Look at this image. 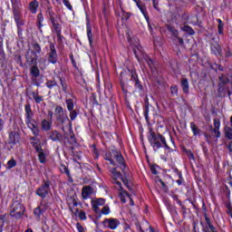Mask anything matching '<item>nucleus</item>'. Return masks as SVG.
I'll return each mask as SVG.
<instances>
[{
  "label": "nucleus",
  "mask_w": 232,
  "mask_h": 232,
  "mask_svg": "<svg viewBox=\"0 0 232 232\" xmlns=\"http://www.w3.org/2000/svg\"><path fill=\"white\" fill-rule=\"evenodd\" d=\"M148 140L154 151H159L160 148H165L170 153L173 151V149H171V147L168 144L166 137L160 133H156L153 131V129H150L149 130Z\"/></svg>",
  "instance_id": "obj_1"
},
{
  "label": "nucleus",
  "mask_w": 232,
  "mask_h": 232,
  "mask_svg": "<svg viewBox=\"0 0 232 232\" xmlns=\"http://www.w3.org/2000/svg\"><path fill=\"white\" fill-rule=\"evenodd\" d=\"M42 49L41 45L37 42H33L31 46L28 47V50L25 53V59L29 64H35L36 61L39 59V53H41Z\"/></svg>",
  "instance_id": "obj_2"
},
{
  "label": "nucleus",
  "mask_w": 232,
  "mask_h": 232,
  "mask_svg": "<svg viewBox=\"0 0 232 232\" xmlns=\"http://www.w3.org/2000/svg\"><path fill=\"white\" fill-rule=\"evenodd\" d=\"M103 159L104 160L110 161V164L111 166H117V163H115V160H113V159H116V162H118V164H120L121 166H124V164H126V162L124 161V157H122V153L120 152V150L117 149L105 151L103 153Z\"/></svg>",
  "instance_id": "obj_3"
},
{
  "label": "nucleus",
  "mask_w": 232,
  "mask_h": 232,
  "mask_svg": "<svg viewBox=\"0 0 232 232\" xmlns=\"http://www.w3.org/2000/svg\"><path fill=\"white\" fill-rule=\"evenodd\" d=\"M205 137L208 144H211L215 139H220V119H214V128L213 126H210V129L206 132Z\"/></svg>",
  "instance_id": "obj_4"
},
{
  "label": "nucleus",
  "mask_w": 232,
  "mask_h": 232,
  "mask_svg": "<svg viewBox=\"0 0 232 232\" xmlns=\"http://www.w3.org/2000/svg\"><path fill=\"white\" fill-rule=\"evenodd\" d=\"M132 50L137 61H139L140 63H144L145 61L148 66L151 68V64H153V61L150 59V56H148V54L144 53V49H142V46H140V44L134 45L132 47Z\"/></svg>",
  "instance_id": "obj_5"
},
{
  "label": "nucleus",
  "mask_w": 232,
  "mask_h": 232,
  "mask_svg": "<svg viewBox=\"0 0 232 232\" xmlns=\"http://www.w3.org/2000/svg\"><path fill=\"white\" fill-rule=\"evenodd\" d=\"M26 208H24V205L21 203L19 200H14L10 208V216L13 217V218H21L24 215V211Z\"/></svg>",
  "instance_id": "obj_6"
},
{
  "label": "nucleus",
  "mask_w": 232,
  "mask_h": 232,
  "mask_svg": "<svg viewBox=\"0 0 232 232\" xmlns=\"http://www.w3.org/2000/svg\"><path fill=\"white\" fill-rule=\"evenodd\" d=\"M46 52L48 63H51V64H57L59 55L57 54V49L53 43H49V46H46Z\"/></svg>",
  "instance_id": "obj_7"
},
{
  "label": "nucleus",
  "mask_w": 232,
  "mask_h": 232,
  "mask_svg": "<svg viewBox=\"0 0 232 232\" xmlns=\"http://www.w3.org/2000/svg\"><path fill=\"white\" fill-rule=\"evenodd\" d=\"M62 131H63V138L69 144H77V138H75V133H73V129H72V123L67 126V130L62 127Z\"/></svg>",
  "instance_id": "obj_8"
},
{
  "label": "nucleus",
  "mask_w": 232,
  "mask_h": 232,
  "mask_svg": "<svg viewBox=\"0 0 232 232\" xmlns=\"http://www.w3.org/2000/svg\"><path fill=\"white\" fill-rule=\"evenodd\" d=\"M50 191V180H44L41 187H39L35 193L41 198H46V195H48Z\"/></svg>",
  "instance_id": "obj_9"
},
{
  "label": "nucleus",
  "mask_w": 232,
  "mask_h": 232,
  "mask_svg": "<svg viewBox=\"0 0 232 232\" xmlns=\"http://www.w3.org/2000/svg\"><path fill=\"white\" fill-rule=\"evenodd\" d=\"M13 15L17 25V28H21V26H24V22L21 19V7L18 5H13Z\"/></svg>",
  "instance_id": "obj_10"
},
{
  "label": "nucleus",
  "mask_w": 232,
  "mask_h": 232,
  "mask_svg": "<svg viewBox=\"0 0 232 232\" xmlns=\"http://www.w3.org/2000/svg\"><path fill=\"white\" fill-rule=\"evenodd\" d=\"M103 226L104 227H107V229H115L116 227H119L121 226V221L117 218H105L103 220Z\"/></svg>",
  "instance_id": "obj_11"
},
{
  "label": "nucleus",
  "mask_w": 232,
  "mask_h": 232,
  "mask_svg": "<svg viewBox=\"0 0 232 232\" xmlns=\"http://www.w3.org/2000/svg\"><path fill=\"white\" fill-rule=\"evenodd\" d=\"M116 185L118 186L119 195L121 198V200L123 204H126V197L130 198V193L126 191L124 188H122V183L121 181H116Z\"/></svg>",
  "instance_id": "obj_12"
},
{
  "label": "nucleus",
  "mask_w": 232,
  "mask_h": 232,
  "mask_svg": "<svg viewBox=\"0 0 232 232\" xmlns=\"http://www.w3.org/2000/svg\"><path fill=\"white\" fill-rule=\"evenodd\" d=\"M56 121L60 124H68V126L72 124V121H70V118H68V112L66 111H63L62 114H59L58 116H56Z\"/></svg>",
  "instance_id": "obj_13"
},
{
  "label": "nucleus",
  "mask_w": 232,
  "mask_h": 232,
  "mask_svg": "<svg viewBox=\"0 0 232 232\" xmlns=\"http://www.w3.org/2000/svg\"><path fill=\"white\" fill-rule=\"evenodd\" d=\"M77 206H79L77 198L75 196L71 197L69 198V208H70V211H72L74 215H77V213H79L78 208L73 209V208H77Z\"/></svg>",
  "instance_id": "obj_14"
},
{
  "label": "nucleus",
  "mask_w": 232,
  "mask_h": 232,
  "mask_svg": "<svg viewBox=\"0 0 232 232\" xmlns=\"http://www.w3.org/2000/svg\"><path fill=\"white\" fill-rule=\"evenodd\" d=\"M25 111V124H30V121L34 119V112L32 111V106L30 103L24 105Z\"/></svg>",
  "instance_id": "obj_15"
},
{
  "label": "nucleus",
  "mask_w": 232,
  "mask_h": 232,
  "mask_svg": "<svg viewBox=\"0 0 232 232\" xmlns=\"http://www.w3.org/2000/svg\"><path fill=\"white\" fill-rule=\"evenodd\" d=\"M26 125L28 126V128H30V130H32L33 134L34 135V137H37L39 135V127L37 125L36 121H34L32 119V120H30L29 123H26Z\"/></svg>",
  "instance_id": "obj_16"
},
{
  "label": "nucleus",
  "mask_w": 232,
  "mask_h": 232,
  "mask_svg": "<svg viewBox=\"0 0 232 232\" xmlns=\"http://www.w3.org/2000/svg\"><path fill=\"white\" fill-rule=\"evenodd\" d=\"M49 139L53 142H61L63 139V134H61L57 130H52L49 134Z\"/></svg>",
  "instance_id": "obj_17"
},
{
  "label": "nucleus",
  "mask_w": 232,
  "mask_h": 232,
  "mask_svg": "<svg viewBox=\"0 0 232 232\" xmlns=\"http://www.w3.org/2000/svg\"><path fill=\"white\" fill-rule=\"evenodd\" d=\"M205 231H213L215 228V226H213V220L211 218H208V216L205 214Z\"/></svg>",
  "instance_id": "obj_18"
},
{
  "label": "nucleus",
  "mask_w": 232,
  "mask_h": 232,
  "mask_svg": "<svg viewBox=\"0 0 232 232\" xmlns=\"http://www.w3.org/2000/svg\"><path fill=\"white\" fill-rule=\"evenodd\" d=\"M27 8L29 11H31V14H37V9L39 8V1H31Z\"/></svg>",
  "instance_id": "obj_19"
},
{
  "label": "nucleus",
  "mask_w": 232,
  "mask_h": 232,
  "mask_svg": "<svg viewBox=\"0 0 232 232\" xmlns=\"http://www.w3.org/2000/svg\"><path fill=\"white\" fill-rule=\"evenodd\" d=\"M31 67V75L34 77V79H37L41 75V72L39 71V68L37 67V61L36 63H29Z\"/></svg>",
  "instance_id": "obj_20"
},
{
  "label": "nucleus",
  "mask_w": 232,
  "mask_h": 232,
  "mask_svg": "<svg viewBox=\"0 0 232 232\" xmlns=\"http://www.w3.org/2000/svg\"><path fill=\"white\" fill-rule=\"evenodd\" d=\"M92 193H93V188H92L90 186H85L82 189V197L84 198V200H86V198H88Z\"/></svg>",
  "instance_id": "obj_21"
},
{
  "label": "nucleus",
  "mask_w": 232,
  "mask_h": 232,
  "mask_svg": "<svg viewBox=\"0 0 232 232\" xmlns=\"http://www.w3.org/2000/svg\"><path fill=\"white\" fill-rule=\"evenodd\" d=\"M137 6H138V8H140L141 14H143L146 21H148L150 15H148V9L146 8V5H144V4H142L140 2H138Z\"/></svg>",
  "instance_id": "obj_22"
},
{
  "label": "nucleus",
  "mask_w": 232,
  "mask_h": 232,
  "mask_svg": "<svg viewBox=\"0 0 232 232\" xmlns=\"http://www.w3.org/2000/svg\"><path fill=\"white\" fill-rule=\"evenodd\" d=\"M111 175H112V179H113V183L114 184H117V182H119L118 180H117V179H121V171H117V169L116 168H112L111 169Z\"/></svg>",
  "instance_id": "obj_23"
},
{
  "label": "nucleus",
  "mask_w": 232,
  "mask_h": 232,
  "mask_svg": "<svg viewBox=\"0 0 232 232\" xmlns=\"http://www.w3.org/2000/svg\"><path fill=\"white\" fill-rule=\"evenodd\" d=\"M51 23L53 24V28L55 34H62L63 26L61 25V24H59L57 20H53L51 21Z\"/></svg>",
  "instance_id": "obj_24"
},
{
  "label": "nucleus",
  "mask_w": 232,
  "mask_h": 232,
  "mask_svg": "<svg viewBox=\"0 0 232 232\" xmlns=\"http://www.w3.org/2000/svg\"><path fill=\"white\" fill-rule=\"evenodd\" d=\"M42 130H44V131H50V130H52V121L50 120H43Z\"/></svg>",
  "instance_id": "obj_25"
},
{
  "label": "nucleus",
  "mask_w": 232,
  "mask_h": 232,
  "mask_svg": "<svg viewBox=\"0 0 232 232\" xmlns=\"http://www.w3.org/2000/svg\"><path fill=\"white\" fill-rule=\"evenodd\" d=\"M181 88L184 93H189V82L186 78L181 79Z\"/></svg>",
  "instance_id": "obj_26"
},
{
  "label": "nucleus",
  "mask_w": 232,
  "mask_h": 232,
  "mask_svg": "<svg viewBox=\"0 0 232 232\" xmlns=\"http://www.w3.org/2000/svg\"><path fill=\"white\" fill-rule=\"evenodd\" d=\"M87 36L89 39L90 45L93 44V34H92V26L90 24H87Z\"/></svg>",
  "instance_id": "obj_27"
},
{
  "label": "nucleus",
  "mask_w": 232,
  "mask_h": 232,
  "mask_svg": "<svg viewBox=\"0 0 232 232\" xmlns=\"http://www.w3.org/2000/svg\"><path fill=\"white\" fill-rule=\"evenodd\" d=\"M143 115H144L145 120L147 121V122H150V102H148L145 103Z\"/></svg>",
  "instance_id": "obj_28"
},
{
  "label": "nucleus",
  "mask_w": 232,
  "mask_h": 232,
  "mask_svg": "<svg viewBox=\"0 0 232 232\" xmlns=\"http://www.w3.org/2000/svg\"><path fill=\"white\" fill-rule=\"evenodd\" d=\"M45 86L49 90H53V88H55V86H57V82L55 81V79L47 80V82H45Z\"/></svg>",
  "instance_id": "obj_29"
},
{
  "label": "nucleus",
  "mask_w": 232,
  "mask_h": 232,
  "mask_svg": "<svg viewBox=\"0 0 232 232\" xmlns=\"http://www.w3.org/2000/svg\"><path fill=\"white\" fill-rule=\"evenodd\" d=\"M60 84L62 86V90L64 93L68 92V83H66V81L61 77H59Z\"/></svg>",
  "instance_id": "obj_30"
},
{
  "label": "nucleus",
  "mask_w": 232,
  "mask_h": 232,
  "mask_svg": "<svg viewBox=\"0 0 232 232\" xmlns=\"http://www.w3.org/2000/svg\"><path fill=\"white\" fill-rule=\"evenodd\" d=\"M190 128H191V130H192L193 134L195 135V137H197V135H200V129H198V127H197L195 122H190Z\"/></svg>",
  "instance_id": "obj_31"
},
{
  "label": "nucleus",
  "mask_w": 232,
  "mask_h": 232,
  "mask_svg": "<svg viewBox=\"0 0 232 232\" xmlns=\"http://www.w3.org/2000/svg\"><path fill=\"white\" fill-rule=\"evenodd\" d=\"M65 103H66L68 111H72V110H74L73 108H75V104L73 103L72 99L65 100Z\"/></svg>",
  "instance_id": "obj_32"
},
{
  "label": "nucleus",
  "mask_w": 232,
  "mask_h": 232,
  "mask_svg": "<svg viewBox=\"0 0 232 232\" xmlns=\"http://www.w3.org/2000/svg\"><path fill=\"white\" fill-rule=\"evenodd\" d=\"M220 45L218 44V43H214L211 44V51L213 52V53H215L217 55V53H220Z\"/></svg>",
  "instance_id": "obj_33"
},
{
  "label": "nucleus",
  "mask_w": 232,
  "mask_h": 232,
  "mask_svg": "<svg viewBox=\"0 0 232 232\" xmlns=\"http://www.w3.org/2000/svg\"><path fill=\"white\" fill-rule=\"evenodd\" d=\"M46 14L47 15H49V18H50V21H55L57 20L55 18V13H53V10L52 9V7H48L47 10H46Z\"/></svg>",
  "instance_id": "obj_34"
},
{
  "label": "nucleus",
  "mask_w": 232,
  "mask_h": 232,
  "mask_svg": "<svg viewBox=\"0 0 232 232\" xmlns=\"http://www.w3.org/2000/svg\"><path fill=\"white\" fill-rule=\"evenodd\" d=\"M181 30L183 32H186V34H188V35H193L195 34L193 28H191L189 25H184L183 27H181Z\"/></svg>",
  "instance_id": "obj_35"
},
{
  "label": "nucleus",
  "mask_w": 232,
  "mask_h": 232,
  "mask_svg": "<svg viewBox=\"0 0 232 232\" xmlns=\"http://www.w3.org/2000/svg\"><path fill=\"white\" fill-rule=\"evenodd\" d=\"M218 34H220V35H222V34H224V23L222 22L221 19H218Z\"/></svg>",
  "instance_id": "obj_36"
},
{
  "label": "nucleus",
  "mask_w": 232,
  "mask_h": 232,
  "mask_svg": "<svg viewBox=\"0 0 232 232\" xmlns=\"http://www.w3.org/2000/svg\"><path fill=\"white\" fill-rule=\"evenodd\" d=\"M43 213H44L39 207H37L36 208L34 209V215L35 217V218H37V220H39V218H41V215H43Z\"/></svg>",
  "instance_id": "obj_37"
},
{
  "label": "nucleus",
  "mask_w": 232,
  "mask_h": 232,
  "mask_svg": "<svg viewBox=\"0 0 232 232\" xmlns=\"http://www.w3.org/2000/svg\"><path fill=\"white\" fill-rule=\"evenodd\" d=\"M69 117L70 120L69 121H75V119H77V115H79V112H77L76 110L72 109V111H69Z\"/></svg>",
  "instance_id": "obj_38"
},
{
  "label": "nucleus",
  "mask_w": 232,
  "mask_h": 232,
  "mask_svg": "<svg viewBox=\"0 0 232 232\" xmlns=\"http://www.w3.org/2000/svg\"><path fill=\"white\" fill-rule=\"evenodd\" d=\"M17 166V161L12 158L7 161V169H12V168H15Z\"/></svg>",
  "instance_id": "obj_39"
},
{
  "label": "nucleus",
  "mask_w": 232,
  "mask_h": 232,
  "mask_svg": "<svg viewBox=\"0 0 232 232\" xmlns=\"http://www.w3.org/2000/svg\"><path fill=\"white\" fill-rule=\"evenodd\" d=\"M64 111H66V110H64V109L63 108V106H61V105H57V106L55 107V109H54V113H55L56 117H57L58 115H61L62 113H64Z\"/></svg>",
  "instance_id": "obj_40"
},
{
  "label": "nucleus",
  "mask_w": 232,
  "mask_h": 232,
  "mask_svg": "<svg viewBox=\"0 0 232 232\" xmlns=\"http://www.w3.org/2000/svg\"><path fill=\"white\" fill-rule=\"evenodd\" d=\"M5 222H6V215H0V232H3Z\"/></svg>",
  "instance_id": "obj_41"
},
{
  "label": "nucleus",
  "mask_w": 232,
  "mask_h": 232,
  "mask_svg": "<svg viewBox=\"0 0 232 232\" xmlns=\"http://www.w3.org/2000/svg\"><path fill=\"white\" fill-rule=\"evenodd\" d=\"M43 21H44V17L43 16V14H38L37 15V26L38 28H41L43 26Z\"/></svg>",
  "instance_id": "obj_42"
},
{
  "label": "nucleus",
  "mask_w": 232,
  "mask_h": 232,
  "mask_svg": "<svg viewBox=\"0 0 232 232\" xmlns=\"http://www.w3.org/2000/svg\"><path fill=\"white\" fill-rule=\"evenodd\" d=\"M33 98L36 104H39L40 102H43V96H40L39 94L33 92Z\"/></svg>",
  "instance_id": "obj_43"
},
{
  "label": "nucleus",
  "mask_w": 232,
  "mask_h": 232,
  "mask_svg": "<svg viewBox=\"0 0 232 232\" xmlns=\"http://www.w3.org/2000/svg\"><path fill=\"white\" fill-rule=\"evenodd\" d=\"M60 171L62 173H65V175H67V177H70V169H68V167H66V165H61Z\"/></svg>",
  "instance_id": "obj_44"
},
{
  "label": "nucleus",
  "mask_w": 232,
  "mask_h": 232,
  "mask_svg": "<svg viewBox=\"0 0 232 232\" xmlns=\"http://www.w3.org/2000/svg\"><path fill=\"white\" fill-rule=\"evenodd\" d=\"M38 159H39L41 164H44V162H46V156L44 155V150L42 152L38 153Z\"/></svg>",
  "instance_id": "obj_45"
},
{
  "label": "nucleus",
  "mask_w": 232,
  "mask_h": 232,
  "mask_svg": "<svg viewBox=\"0 0 232 232\" xmlns=\"http://www.w3.org/2000/svg\"><path fill=\"white\" fill-rule=\"evenodd\" d=\"M225 132L227 139L232 140V128L225 127Z\"/></svg>",
  "instance_id": "obj_46"
},
{
  "label": "nucleus",
  "mask_w": 232,
  "mask_h": 232,
  "mask_svg": "<svg viewBox=\"0 0 232 232\" xmlns=\"http://www.w3.org/2000/svg\"><path fill=\"white\" fill-rule=\"evenodd\" d=\"M38 208L44 212L48 209V203L45 200H42Z\"/></svg>",
  "instance_id": "obj_47"
},
{
  "label": "nucleus",
  "mask_w": 232,
  "mask_h": 232,
  "mask_svg": "<svg viewBox=\"0 0 232 232\" xmlns=\"http://www.w3.org/2000/svg\"><path fill=\"white\" fill-rule=\"evenodd\" d=\"M168 30H169V32L172 33V35L174 37H179V31L177 29H175L173 26H169Z\"/></svg>",
  "instance_id": "obj_48"
},
{
  "label": "nucleus",
  "mask_w": 232,
  "mask_h": 232,
  "mask_svg": "<svg viewBox=\"0 0 232 232\" xmlns=\"http://www.w3.org/2000/svg\"><path fill=\"white\" fill-rule=\"evenodd\" d=\"M170 93L171 95H179V87L177 85L171 86L170 87Z\"/></svg>",
  "instance_id": "obj_49"
},
{
  "label": "nucleus",
  "mask_w": 232,
  "mask_h": 232,
  "mask_svg": "<svg viewBox=\"0 0 232 232\" xmlns=\"http://www.w3.org/2000/svg\"><path fill=\"white\" fill-rule=\"evenodd\" d=\"M138 81H139V76L137 75V73L131 72L130 73V82H134V84H136V82H138Z\"/></svg>",
  "instance_id": "obj_50"
},
{
  "label": "nucleus",
  "mask_w": 232,
  "mask_h": 232,
  "mask_svg": "<svg viewBox=\"0 0 232 232\" xmlns=\"http://www.w3.org/2000/svg\"><path fill=\"white\" fill-rule=\"evenodd\" d=\"M135 86V90H137L138 92H142V90H144V87L142 86V84H140V81H138L134 83Z\"/></svg>",
  "instance_id": "obj_51"
},
{
  "label": "nucleus",
  "mask_w": 232,
  "mask_h": 232,
  "mask_svg": "<svg viewBox=\"0 0 232 232\" xmlns=\"http://www.w3.org/2000/svg\"><path fill=\"white\" fill-rule=\"evenodd\" d=\"M185 155H187L189 160H195V156L193 155V152H191V150H185Z\"/></svg>",
  "instance_id": "obj_52"
},
{
  "label": "nucleus",
  "mask_w": 232,
  "mask_h": 232,
  "mask_svg": "<svg viewBox=\"0 0 232 232\" xmlns=\"http://www.w3.org/2000/svg\"><path fill=\"white\" fill-rule=\"evenodd\" d=\"M57 41L59 44H63V42L64 41V36L61 34V33L56 34Z\"/></svg>",
  "instance_id": "obj_53"
},
{
  "label": "nucleus",
  "mask_w": 232,
  "mask_h": 232,
  "mask_svg": "<svg viewBox=\"0 0 232 232\" xmlns=\"http://www.w3.org/2000/svg\"><path fill=\"white\" fill-rule=\"evenodd\" d=\"M130 16L131 14L123 11L121 19L122 21H128V19H130Z\"/></svg>",
  "instance_id": "obj_54"
},
{
  "label": "nucleus",
  "mask_w": 232,
  "mask_h": 232,
  "mask_svg": "<svg viewBox=\"0 0 232 232\" xmlns=\"http://www.w3.org/2000/svg\"><path fill=\"white\" fill-rule=\"evenodd\" d=\"M79 218L80 220H86V212L84 210L79 212Z\"/></svg>",
  "instance_id": "obj_55"
},
{
  "label": "nucleus",
  "mask_w": 232,
  "mask_h": 232,
  "mask_svg": "<svg viewBox=\"0 0 232 232\" xmlns=\"http://www.w3.org/2000/svg\"><path fill=\"white\" fill-rule=\"evenodd\" d=\"M102 215H110V207L105 206L102 209Z\"/></svg>",
  "instance_id": "obj_56"
},
{
  "label": "nucleus",
  "mask_w": 232,
  "mask_h": 232,
  "mask_svg": "<svg viewBox=\"0 0 232 232\" xmlns=\"http://www.w3.org/2000/svg\"><path fill=\"white\" fill-rule=\"evenodd\" d=\"M63 5L68 8V10H73V7L72 6V4H70L69 0H63Z\"/></svg>",
  "instance_id": "obj_57"
},
{
  "label": "nucleus",
  "mask_w": 232,
  "mask_h": 232,
  "mask_svg": "<svg viewBox=\"0 0 232 232\" xmlns=\"http://www.w3.org/2000/svg\"><path fill=\"white\" fill-rule=\"evenodd\" d=\"M104 198H98L94 201V203H96L97 206H104Z\"/></svg>",
  "instance_id": "obj_58"
},
{
  "label": "nucleus",
  "mask_w": 232,
  "mask_h": 232,
  "mask_svg": "<svg viewBox=\"0 0 232 232\" xmlns=\"http://www.w3.org/2000/svg\"><path fill=\"white\" fill-rule=\"evenodd\" d=\"M121 180H122L124 186H126V188H128V189L131 190V187H130V182L128 181V179L121 178Z\"/></svg>",
  "instance_id": "obj_59"
},
{
  "label": "nucleus",
  "mask_w": 232,
  "mask_h": 232,
  "mask_svg": "<svg viewBox=\"0 0 232 232\" xmlns=\"http://www.w3.org/2000/svg\"><path fill=\"white\" fill-rule=\"evenodd\" d=\"M172 198H173V200H175L177 202V204H179V206H182V201H180V199H179V196L173 195Z\"/></svg>",
  "instance_id": "obj_60"
},
{
  "label": "nucleus",
  "mask_w": 232,
  "mask_h": 232,
  "mask_svg": "<svg viewBox=\"0 0 232 232\" xmlns=\"http://www.w3.org/2000/svg\"><path fill=\"white\" fill-rule=\"evenodd\" d=\"M146 21L148 23V27H149V30H150V34H153V24H151V22L150 21V17Z\"/></svg>",
  "instance_id": "obj_61"
},
{
  "label": "nucleus",
  "mask_w": 232,
  "mask_h": 232,
  "mask_svg": "<svg viewBox=\"0 0 232 232\" xmlns=\"http://www.w3.org/2000/svg\"><path fill=\"white\" fill-rule=\"evenodd\" d=\"M150 171L153 175H157V165H151L150 166Z\"/></svg>",
  "instance_id": "obj_62"
},
{
  "label": "nucleus",
  "mask_w": 232,
  "mask_h": 232,
  "mask_svg": "<svg viewBox=\"0 0 232 232\" xmlns=\"http://www.w3.org/2000/svg\"><path fill=\"white\" fill-rule=\"evenodd\" d=\"M92 209H93V211H94L95 213H99V210H100L99 205H97L96 203H94V204L92 205Z\"/></svg>",
  "instance_id": "obj_63"
},
{
  "label": "nucleus",
  "mask_w": 232,
  "mask_h": 232,
  "mask_svg": "<svg viewBox=\"0 0 232 232\" xmlns=\"http://www.w3.org/2000/svg\"><path fill=\"white\" fill-rule=\"evenodd\" d=\"M76 227H77L79 232H84V227H82V226L80 225V223L76 224Z\"/></svg>",
  "instance_id": "obj_64"
}]
</instances>
